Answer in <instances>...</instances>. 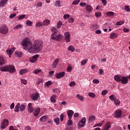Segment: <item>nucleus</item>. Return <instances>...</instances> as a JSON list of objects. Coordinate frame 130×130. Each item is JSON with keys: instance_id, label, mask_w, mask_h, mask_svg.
I'll return each mask as SVG.
<instances>
[{"instance_id": "nucleus-17", "label": "nucleus", "mask_w": 130, "mask_h": 130, "mask_svg": "<svg viewBox=\"0 0 130 130\" xmlns=\"http://www.w3.org/2000/svg\"><path fill=\"white\" fill-rule=\"evenodd\" d=\"M39 113H40V108H39V107L36 108V110L35 112L34 113V115L35 116H38V115H39Z\"/></svg>"}, {"instance_id": "nucleus-55", "label": "nucleus", "mask_w": 130, "mask_h": 130, "mask_svg": "<svg viewBox=\"0 0 130 130\" xmlns=\"http://www.w3.org/2000/svg\"><path fill=\"white\" fill-rule=\"evenodd\" d=\"M79 5L81 7H86V6L87 5V4H86V3L82 2V3H80Z\"/></svg>"}, {"instance_id": "nucleus-8", "label": "nucleus", "mask_w": 130, "mask_h": 130, "mask_svg": "<svg viewBox=\"0 0 130 130\" xmlns=\"http://www.w3.org/2000/svg\"><path fill=\"white\" fill-rule=\"evenodd\" d=\"M8 125H9V120H8V119H5L1 123V128H2V129H5Z\"/></svg>"}, {"instance_id": "nucleus-39", "label": "nucleus", "mask_w": 130, "mask_h": 130, "mask_svg": "<svg viewBox=\"0 0 130 130\" xmlns=\"http://www.w3.org/2000/svg\"><path fill=\"white\" fill-rule=\"evenodd\" d=\"M68 50H71L72 52H74L75 51V47L73 46H70L68 48Z\"/></svg>"}, {"instance_id": "nucleus-64", "label": "nucleus", "mask_w": 130, "mask_h": 130, "mask_svg": "<svg viewBox=\"0 0 130 130\" xmlns=\"http://www.w3.org/2000/svg\"><path fill=\"white\" fill-rule=\"evenodd\" d=\"M9 130H18L15 128H14V126H11L10 127H9Z\"/></svg>"}, {"instance_id": "nucleus-21", "label": "nucleus", "mask_w": 130, "mask_h": 130, "mask_svg": "<svg viewBox=\"0 0 130 130\" xmlns=\"http://www.w3.org/2000/svg\"><path fill=\"white\" fill-rule=\"evenodd\" d=\"M28 72H29V70L27 69H21L19 71V74L20 75H24V74H26V73H28Z\"/></svg>"}, {"instance_id": "nucleus-60", "label": "nucleus", "mask_w": 130, "mask_h": 130, "mask_svg": "<svg viewBox=\"0 0 130 130\" xmlns=\"http://www.w3.org/2000/svg\"><path fill=\"white\" fill-rule=\"evenodd\" d=\"M63 117H64V115H63V114H61L60 116V119L61 121H62L63 120Z\"/></svg>"}, {"instance_id": "nucleus-47", "label": "nucleus", "mask_w": 130, "mask_h": 130, "mask_svg": "<svg viewBox=\"0 0 130 130\" xmlns=\"http://www.w3.org/2000/svg\"><path fill=\"white\" fill-rule=\"evenodd\" d=\"M44 80L42 79H39L38 80L37 82V85H40L41 83H43Z\"/></svg>"}, {"instance_id": "nucleus-41", "label": "nucleus", "mask_w": 130, "mask_h": 130, "mask_svg": "<svg viewBox=\"0 0 130 130\" xmlns=\"http://www.w3.org/2000/svg\"><path fill=\"white\" fill-rule=\"evenodd\" d=\"M114 103L116 106H118V105H119L120 104V101L118 100V99H116V100L114 101Z\"/></svg>"}, {"instance_id": "nucleus-15", "label": "nucleus", "mask_w": 130, "mask_h": 130, "mask_svg": "<svg viewBox=\"0 0 130 130\" xmlns=\"http://www.w3.org/2000/svg\"><path fill=\"white\" fill-rule=\"evenodd\" d=\"M15 51V48H12L11 49H8L7 50L6 52L7 54L9 55V57L11 58V55L13 54V53Z\"/></svg>"}, {"instance_id": "nucleus-58", "label": "nucleus", "mask_w": 130, "mask_h": 130, "mask_svg": "<svg viewBox=\"0 0 130 130\" xmlns=\"http://www.w3.org/2000/svg\"><path fill=\"white\" fill-rule=\"evenodd\" d=\"M68 125H72L73 124V121H72V119H69V120L68 121Z\"/></svg>"}, {"instance_id": "nucleus-28", "label": "nucleus", "mask_w": 130, "mask_h": 130, "mask_svg": "<svg viewBox=\"0 0 130 130\" xmlns=\"http://www.w3.org/2000/svg\"><path fill=\"white\" fill-rule=\"evenodd\" d=\"M110 38L111 39H115V38H117V35L115 32L112 33L111 34L110 36Z\"/></svg>"}, {"instance_id": "nucleus-12", "label": "nucleus", "mask_w": 130, "mask_h": 130, "mask_svg": "<svg viewBox=\"0 0 130 130\" xmlns=\"http://www.w3.org/2000/svg\"><path fill=\"white\" fill-rule=\"evenodd\" d=\"M40 96V95H39V93L35 92L32 94V95H31V98L32 100L36 101V100H38Z\"/></svg>"}, {"instance_id": "nucleus-9", "label": "nucleus", "mask_w": 130, "mask_h": 130, "mask_svg": "<svg viewBox=\"0 0 130 130\" xmlns=\"http://www.w3.org/2000/svg\"><path fill=\"white\" fill-rule=\"evenodd\" d=\"M65 38L64 40L66 41V42H71V34L70 32H66L64 34Z\"/></svg>"}, {"instance_id": "nucleus-36", "label": "nucleus", "mask_w": 130, "mask_h": 130, "mask_svg": "<svg viewBox=\"0 0 130 130\" xmlns=\"http://www.w3.org/2000/svg\"><path fill=\"white\" fill-rule=\"evenodd\" d=\"M26 18V14H23L19 16L18 20L21 21V20H23V19H25Z\"/></svg>"}, {"instance_id": "nucleus-34", "label": "nucleus", "mask_w": 130, "mask_h": 130, "mask_svg": "<svg viewBox=\"0 0 130 130\" xmlns=\"http://www.w3.org/2000/svg\"><path fill=\"white\" fill-rule=\"evenodd\" d=\"M109 99L112 100V101H115L116 98L115 97V95L112 94L109 96Z\"/></svg>"}, {"instance_id": "nucleus-25", "label": "nucleus", "mask_w": 130, "mask_h": 130, "mask_svg": "<svg viewBox=\"0 0 130 130\" xmlns=\"http://www.w3.org/2000/svg\"><path fill=\"white\" fill-rule=\"evenodd\" d=\"M50 24V21L48 19H46L43 22V25H44V26H48V25Z\"/></svg>"}, {"instance_id": "nucleus-14", "label": "nucleus", "mask_w": 130, "mask_h": 130, "mask_svg": "<svg viewBox=\"0 0 130 130\" xmlns=\"http://www.w3.org/2000/svg\"><path fill=\"white\" fill-rule=\"evenodd\" d=\"M66 75V73L64 72H60L56 74V77L57 79H60L61 78H63Z\"/></svg>"}, {"instance_id": "nucleus-18", "label": "nucleus", "mask_w": 130, "mask_h": 130, "mask_svg": "<svg viewBox=\"0 0 130 130\" xmlns=\"http://www.w3.org/2000/svg\"><path fill=\"white\" fill-rule=\"evenodd\" d=\"M9 0H1L0 2V7L4 8L5 6H7V3Z\"/></svg>"}, {"instance_id": "nucleus-27", "label": "nucleus", "mask_w": 130, "mask_h": 130, "mask_svg": "<svg viewBox=\"0 0 130 130\" xmlns=\"http://www.w3.org/2000/svg\"><path fill=\"white\" fill-rule=\"evenodd\" d=\"M48 119V117L47 116H43L40 119V121H46Z\"/></svg>"}, {"instance_id": "nucleus-1", "label": "nucleus", "mask_w": 130, "mask_h": 130, "mask_svg": "<svg viewBox=\"0 0 130 130\" xmlns=\"http://www.w3.org/2000/svg\"><path fill=\"white\" fill-rule=\"evenodd\" d=\"M25 50H28L31 53L40 52L42 49V44L40 41H35L32 44L28 38L23 40L21 44Z\"/></svg>"}, {"instance_id": "nucleus-22", "label": "nucleus", "mask_w": 130, "mask_h": 130, "mask_svg": "<svg viewBox=\"0 0 130 130\" xmlns=\"http://www.w3.org/2000/svg\"><path fill=\"white\" fill-rule=\"evenodd\" d=\"M59 59L58 58H56L53 62V65L52 67L53 68V69H55V68H56V66H57V63H58V61H59Z\"/></svg>"}, {"instance_id": "nucleus-43", "label": "nucleus", "mask_w": 130, "mask_h": 130, "mask_svg": "<svg viewBox=\"0 0 130 130\" xmlns=\"http://www.w3.org/2000/svg\"><path fill=\"white\" fill-rule=\"evenodd\" d=\"M103 122H104V121H101V122L99 123H96L94 126H102V124H103Z\"/></svg>"}, {"instance_id": "nucleus-46", "label": "nucleus", "mask_w": 130, "mask_h": 130, "mask_svg": "<svg viewBox=\"0 0 130 130\" xmlns=\"http://www.w3.org/2000/svg\"><path fill=\"white\" fill-rule=\"evenodd\" d=\"M79 3H80V0H75L73 2L72 5H79Z\"/></svg>"}, {"instance_id": "nucleus-40", "label": "nucleus", "mask_w": 130, "mask_h": 130, "mask_svg": "<svg viewBox=\"0 0 130 130\" xmlns=\"http://www.w3.org/2000/svg\"><path fill=\"white\" fill-rule=\"evenodd\" d=\"M122 24H124V21H118L117 22V23H116V25L117 26H120L121 25H122Z\"/></svg>"}, {"instance_id": "nucleus-2", "label": "nucleus", "mask_w": 130, "mask_h": 130, "mask_svg": "<svg viewBox=\"0 0 130 130\" xmlns=\"http://www.w3.org/2000/svg\"><path fill=\"white\" fill-rule=\"evenodd\" d=\"M53 33L51 35L50 39L55 40L56 41H60L62 39V36L60 34H58V30L56 28L52 27L51 29Z\"/></svg>"}, {"instance_id": "nucleus-51", "label": "nucleus", "mask_w": 130, "mask_h": 130, "mask_svg": "<svg viewBox=\"0 0 130 130\" xmlns=\"http://www.w3.org/2000/svg\"><path fill=\"white\" fill-rule=\"evenodd\" d=\"M107 93H108L107 90H104L103 91H102V95H103V96H105Z\"/></svg>"}, {"instance_id": "nucleus-62", "label": "nucleus", "mask_w": 130, "mask_h": 130, "mask_svg": "<svg viewBox=\"0 0 130 130\" xmlns=\"http://www.w3.org/2000/svg\"><path fill=\"white\" fill-rule=\"evenodd\" d=\"M37 7H42V2H39L37 4Z\"/></svg>"}, {"instance_id": "nucleus-45", "label": "nucleus", "mask_w": 130, "mask_h": 130, "mask_svg": "<svg viewBox=\"0 0 130 130\" xmlns=\"http://www.w3.org/2000/svg\"><path fill=\"white\" fill-rule=\"evenodd\" d=\"M95 16L96 18H99V17H101L102 16V14L101 12H96L95 13Z\"/></svg>"}, {"instance_id": "nucleus-13", "label": "nucleus", "mask_w": 130, "mask_h": 130, "mask_svg": "<svg viewBox=\"0 0 130 130\" xmlns=\"http://www.w3.org/2000/svg\"><path fill=\"white\" fill-rule=\"evenodd\" d=\"M110 127H111V122L108 121L105 123L103 130H109Z\"/></svg>"}, {"instance_id": "nucleus-29", "label": "nucleus", "mask_w": 130, "mask_h": 130, "mask_svg": "<svg viewBox=\"0 0 130 130\" xmlns=\"http://www.w3.org/2000/svg\"><path fill=\"white\" fill-rule=\"evenodd\" d=\"M106 16H108V17H113L114 16V12L112 11L108 12L106 13Z\"/></svg>"}, {"instance_id": "nucleus-5", "label": "nucleus", "mask_w": 130, "mask_h": 130, "mask_svg": "<svg viewBox=\"0 0 130 130\" xmlns=\"http://www.w3.org/2000/svg\"><path fill=\"white\" fill-rule=\"evenodd\" d=\"M26 109V105L24 104L20 105L18 103L15 107V112H18L19 111H24Z\"/></svg>"}, {"instance_id": "nucleus-38", "label": "nucleus", "mask_w": 130, "mask_h": 130, "mask_svg": "<svg viewBox=\"0 0 130 130\" xmlns=\"http://www.w3.org/2000/svg\"><path fill=\"white\" fill-rule=\"evenodd\" d=\"M88 96H89V97H91V98H95L96 97V94H95V93L93 92H90L88 94Z\"/></svg>"}, {"instance_id": "nucleus-4", "label": "nucleus", "mask_w": 130, "mask_h": 130, "mask_svg": "<svg viewBox=\"0 0 130 130\" xmlns=\"http://www.w3.org/2000/svg\"><path fill=\"white\" fill-rule=\"evenodd\" d=\"M0 71L1 72H9V73H15L16 72V69L13 65H7L4 67L0 68Z\"/></svg>"}, {"instance_id": "nucleus-30", "label": "nucleus", "mask_w": 130, "mask_h": 130, "mask_svg": "<svg viewBox=\"0 0 130 130\" xmlns=\"http://www.w3.org/2000/svg\"><path fill=\"white\" fill-rule=\"evenodd\" d=\"M42 26H43V23L39 21H37L36 24V27L37 28H40V27H42Z\"/></svg>"}, {"instance_id": "nucleus-54", "label": "nucleus", "mask_w": 130, "mask_h": 130, "mask_svg": "<svg viewBox=\"0 0 130 130\" xmlns=\"http://www.w3.org/2000/svg\"><path fill=\"white\" fill-rule=\"evenodd\" d=\"M124 10H125V11H126L127 12H130L129 7L128 6H125L124 7Z\"/></svg>"}, {"instance_id": "nucleus-7", "label": "nucleus", "mask_w": 130, "mask_h": 130, "mask_svg": "<svg viewBox=\"0 0 130 130\" xmlns=\"http://www.w3.org/2000/svg\"><path fill=\"white\" fill-rule=\"evenodd\" d=\"M86 118L83 117L82 119L79 122L78 125L79 127H84L86 125Z\"/></svg>"}, {"instance_id": "nucleus-59", "label": "nucleus", "mask_w": 130, "mask_h": 130, "mask_svg": "<svg viewBox=\"0 0 130 130\" xmlns=\"http://www.w3.org/2000/svg\"><path fill=\"white\" fill-rule=\"evenodd\" d=\"M92 82L93 84H99V81L98 79H93Z\"/></svg>"}, {"instance_id": "nucleus-57", "label": "nucleus", "mask_w": 130, "mask_h": 130, "mask_svg": "<svg viewBox=\"0 0 130 130\" xmlns=\"http://www.w3.org/2000/svg\"><path fill=\"white\" fill-rule=\"evenodd\" d=\"M69 23H71V24H73L74 22H75V20L74 19V18H71L70 19H69Z\"/></svg>"}, {"instance_id": "nucleus-33", "label": "nucleus", "mask_w": 130, "mask_h": 130, "mask_svg": "<svg viewBox=\"0 0 130 130\" xmlns=\"http://www.w3.org/2000/svg\"><path fill=\"white\" fill-rule=\"evenodd\" d=\"M54 6L55 7H58V8L61 7V5H60V1H56Z\"/></svg>"}, {"instance_id": "nucleus-52", "label": "nucleus", "mask_w": 130, "mask_h": 130, "mask_svg": "<svg viewBox=\"0 0 130 130\" xmlns=\"http://www.w3.org/2000/svg\"><path fill=\"white\" fill-rule=\"evenodd\" d=\"M16 16H17V14L15 13L11 14L10 16H9V18L10 19H14V18H15V17H16Z\"/></svg>"}, {"instance_id": "nucleus-16", "label": "nucleus", "mask_w": 130, "mask_h": 130, "mask_svg": "<svg viewBox=\"0 0 130 130\" xmlns=\"http://www.w3.org/2000/svg\"><path fill=\"white\" fill-rule=\"evenodd\" d=\"M74 112L72 110H69L67 112V115L68 116L69 119H72V118H73V115H74Z\"/></svg>"}, {"instance_id": "nucleus-48", "label": "nucleus", "mask_w": 130, "mask_h": 130, "mask_svg": "<svg viewBox=\"0 0 130 130\" xmlns=\"http://www.w3.org/2000/svg\"><path fill=\"white\" fill-rule=\"evenodd\" d=\"M32 24H33V23L30 20H27L26 21V25H27V26H32Z\"/></svg>"}, {"instance_id": "nucleus-24", "label": "nucleus", "mask_w": 130, "mask_h": 130, "mask_svg": "<svg viewBox=\"0 0 130 130\" xmlns=\"http://www.w3.org/2000/svg\"><path fill=\"white\" fill-rule=\"evenodd\" d=\"M95 119H96V117L94 115H92V116L89 117L88 123H90V122L94 121V120H95Z\"/></svg>"}, {"instance_id": "nucleus-19", "label": "nucleus", "mask_w": 130, "mask_h": 130, "mask_svg": "<svg viewBox=\"0 0 130 130\" xmlns=\"http://www.w3.org/2000/svg\"><path fill=\"white\" fill-rule=\"evenodd\" d=\"M85 9L87 12H89V13H91V12L93 11V7H92L91 5H87L85 7Z\"/></svg>"}, {"instance_id": "nucleus-63", "label": "nucleus", "mask_w": 130, "mask_h": 130, "mask_svg": "<svg viewBox=\"0 0 130 130\" xmlns=\"http://www.w3.org/2000/svg\"><path fill=\"white\" fill-rule=\"evenodd\" d=\"M63 18L64 19H69V18H70V14H65V15H64Z\"/></svg>"}, {"instance_id": "nucleus-50", "label": "nucleus", "mask_w": 130, "mask_h": 130, "mask_svg": "<svg viewBox=\"0 0 130 130\" xmlns=\"http://www.w3.org/2000/svg\"><path fill=\"white\" fill-rule=\"evenodd\" d=\"M87 59H85L82 61H81V64L82 66H85L86 63H87Z\"/></svg>"}, {"instance_id": "nucleus-53", "label": "nucleus", "mask_w": 130, "mask_h": 130, "mask_svg": "<svg viewBox=\"0 0 130 130\" xmlns=\"http://www.w3.org/2000/svg\"><path fill=\"white\" fill-rule=\"evenodd\" d=\"M50 85H51V82L49 81L45 83V86H47V87H49Z\"/></svg>"}, {"instance_id": "nucleus-61", "label": "nucleus", "mask_w": 130, "mask_h": 130, "mask_svg": "<svg viewBox=\"0 0 130 130\" xmlns=\"http://www.w3.org/2000/svg\"><path fill=\"white\" fill-rule=\"evenodd\" d=\"M76 85V83L75 82H71L69 84V86L70 87H73V86H75Z\"/></svg>"}, {"instance_id": "nucleus-3", "label": "nucleus", "mask_w": 130, "mask_h": 130, "mask_svg": "<svg viewBox=\"0 0 130 130\" xmlns=\"http://www.w3.org/2000/svg\"><path fill=\"white\" fill-rule=\"evenodd\" d=\"M114 79L116 82H118L121 83L123 85H125V84H127L128 83V79L127 77L125 76H122L120 75H115L114 77Z\"/></svg>"}, {"instance_id": "nucleus-32", "label": "nucleus", "mask_w": 130, "mask_h": 130, "mask_svg": "<svg viewBox=\"0 0 130 130\" xmlns=\"http://www.w3.org/2000/svg\"><path fill=\"white\" fill-rule=\"evenodd\" d=\"M76 97L79 99L80 101H84V96L80 95L79 94L76 95Z\"/></svg>"}, {"instance_id": "nucleus-37", "label": "nucleus", "mask_w": 130, "mask_h": 130, "mask_svg": "<svg viewBox=\"0 0 130 130\" xmlns=\"http://www.w3.org/2000/svg\"><path fill=\"white\" fill-rule=\"evenodd\" d=\"M23 27V25L22 24H18L15 27H14L13 28L14 30H16L18 29H20V28H22Z\"/></svg>"}, {"instance_id": "nucleus-35", "label": "nucleus", "mask_w": 130, "mask_h": 130, "mask_svg": "<svg viewBox=\"0 0 130 130\" xmlns=\"http://www.w3.org/2000/svg\"><path fill=\"white\" fill-rule=\"evenodd\" d=\"M90 28L92 30L96 29L98 28V25L97 24H94L91 25Z\"/></svg>"}, {"instance_id": "nucleus-49", "label": "nucleus", "mask_w": 130, "mask_h": 130, "mask_svg": "<svg viewBox=\"0 0 130 130\" xmlns=\"http://www.w3.org/2000/svg\"><path fill=\"white\" fill-rule=\"evenodd\" d=\"M34 74H35V75H38L39 73H40V72H41V70L36 69V70H35L34 71Z\"/></svg>"}, {"instance_id": "nucleus-44", "label": "nucleus", "mask_w": 130, "mask_h": 130, "mask_svg": "<svg viewBox=\"0 0 130 130\" xmlns=\"http://www.w3.org/2000/svg\"><path fill=\"white\" fill-rule=\"evenodd\" d=\"M54 121L56 124H59V118H56L54 119Z\"/></svg>"}, {"instance_id": "nucleus-23", "label": "nucleus", "mask_w": 130, "mask_h": 130, "mask_svg": "<svg viewBox=\"0 0 130 130\" xmlns=\"http://www.w3.org/2000/svg\"><path fill=\"white\" fill-rule=\"evenodd\" d=\"M28 110L29 112H30V113H32V112H33V108L32 107L31 103H29L28 104Z\"/></svg>"}, {"instance_id": "nucleus-42", "label": "nucleus", "mask_w": 130, "mask_h": 130, "mask_svg": "<svg viewBox=\"0 0 130 130\" xmlns=\"http://www.w3.org/2000/svg\"><path fill=\"white\" fill-rule=\"evenodd\" d=\"M61 24H62L61 21H58L57 23L56 28H57L58 29H59V28H60V27H61Z\"/></svg>"}, {"instance_id": "nucleus-26", "label": "nucleus", "mask_w": 130, "mask_h": 130, "mask_svg": "<svg viewBox=\"0 0 130 130\" xmlns=\"http://www.w3.org/2000/svg\"><path fill=\"white\" fill-rule=\"evenodd\" d=\"M6 61L5 60V58L3 56H0V66H3V64H5Z\"/></svg>"}, {"instance_id": "nucleus-6", "label": "nucleus", "mask_w": 130, "mask_h": 130, "mask_svg": "<svg viewBox=\"0 0 130 130\" xmlns=\"http://www.w3.org/2000/svg\"><path fill=\"white\" fill-rule=\"evenodd\" d=\"M9 32V28L6 24H4L0 27V33L3 35H6Z\"/></svg>"}, {"instance_id": "nucleus-56", "label": "nucleus", "mask_w": 130, "mask_h": 130, "mask_svg": "<svg viewBox=\"0 0 130 130\" xmlns=\"http://www.w3.org/2000/svg\"><path fill=\"white\" fill-rule=\"evenodd\" d=\"M21 82L22 84H23L24 85H26V84H27V80L25 79H21Z\"/></svg>"}, {"instance_id": "nucleus-10", "label": "nucleus", "mask_w": 130, "mask_h": 130, "mask_svg": "<svg viewBox=\"0 0 130 130\" xmlns=\"http://www.w3.org/2000/svg\"><path fill=\"white\" fill-rule=\"evenodd\" d=\"M122 114V111L120 110H117L115 112V118H120L121 117V115Z\"/></svg>"}, {"instance_id": "nucleus-20", "label": "nucleus", "mask_w": 130, "mask_h": 130, "mask_svg": "<svg viewBox=\"0 0 130 130\" xmlns=\"http://www.w3.org/2000/svg\"><path fill=\"white\" fill-rule=\"evenodd\" d=\"M56 98V95L54 94V95H52L50 97L51 102L52 103H55V102H56V100L55 99Z\"/></svg>"}, {"instance_id": "nucleus-31", "label": "nucleus", "mask_w": 130, "mask_h": 130, "mask_svg": "<svg viewBox=\"0 0 130 130\" xmlns=\"http://www.w3.org/2000/svg\"><path fill=\"white\" fill-rule=\"evenodd\" d=\"M15 53L16 56L17 57H22L23 56V53H22V52H15Z\"/></svg>"}, {"instance_id": "nucleus-11", "label": "nucleus", "mask_w": 130, "mask_h": 130, "mask_svg": "<svg viewBox=\"0 0 130 130\" xmlns=\"http://www.w3.org/2000/svg\"><path fill=\"white\" fill-rule=\"evenodd\" d=\"M39 57V55L38 54L35 55L32 57L29 58V61H30V62H32V63L36 62V61H37V60H38Z\"/></svg>"}]
</instances>
